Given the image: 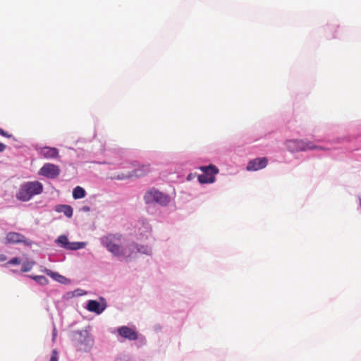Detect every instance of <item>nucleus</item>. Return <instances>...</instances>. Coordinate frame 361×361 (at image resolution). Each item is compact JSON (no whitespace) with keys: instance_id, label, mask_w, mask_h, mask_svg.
I'll use <instances>...</instances> for the list:
<instances>
[{"instance_id":"f03ea898","label":"nucleus","mask_w":361,"mask_h":361,"mask_svg":"<svg viewBox=\"0 0 361 361\" xmlns=\"http://www.w3.org/2000/svg\"><path fill=\"white\" fill-rule=\"evenodd\" d=\"M121 235H108L102 238V244L115 256L130 257L132 254L126 255L124 252V248L121 245Z\"/></svg>"},{"instance_id":"6e6552de","label":"nucleus","mask_w":361,"mask_h":361,"mask_svg":"<svg viewBox=\"0 0 361 361\" xmlns=\"http://www.w3.org/2000/svg\"><path fill=\"white\" fill-rule=\"evenodd\" d=\"M61 170L59 166L51 163H46L39 170V175L43 176L50 179L57 178L60 174Z\"/></svg>"},{"instance_id":"a211bd4d","label":"nucleus","mask_w":361,"mask_h":361,"mask_svg":"<svg viewBox=\"0 0 361 361\" xmlns=\"http://www.w3.org/2000/svg\"><path fill=\"white\" fill-rule=\"evenodd\" d=\"M35 264V262L34 261H26L23 264L21 271L23 272H27L30 271L33 266Z\"/></svg>"},{"instance_id":"f257e3e1","label":"nucleus","mask_w":361,"mask_h":361,"mask_svg":"<svg viewBox=\"0 0 361 361\" xmlns=\"http://www.w3.org/2000/svg\"><path fill=\"white\" fill-rule=\"evenodd\" d=\"M43 191V185L37 181H29L23 184L18 193L16 197L18 200L26 202L30 200L33 196L39 195Z\"/></svg>"},{"instance_id":"423d86ee","label":"nucleus","mask_w":361,"mask_h":361,"mask_svg":"<svg viewBox=\"0 0 361 361\" xmlns=\"http://www.w3.org/2000/svg\"><path fill=\"white\" fill-rule=\"evenodd\" d=\"M6 244H23L30 247L33 245V241L26 238L24 235L18 232H8L5 237Z\"/></svg>"},{"instance_id":"0eeeda50","label":"nucleus","mask_w":361,"mask_h":361,"mask_svg":"<svg viewBox=\"0 0 361 361\" xmlns=\"http://www.w3.org/2000/svg\"><path fill=\"white\" fill-rule=\"evenodd\" d=\"M288 147L293 151L297 152L322 149L321 147L317 146L312 142L307 140H296L290 141Z\"/></svg>"},{"instance_id":"cd10ccee","label":"nucleus","mask_w":361,"mask_h":361,"mask_svg":"<svg viewBox=\"0 0 361 361\" xmlns=\"http://www.w3.org/2000/svg\"><path fill=\"white\" fill-rule=\"evenodd\" d=\"M56 329L54 328V335H53V336H54V338H55V336H56Z\"/></svg>"},{"instance_id":"ddd939ff","label":"nucleus","mask_w":361,"mask_h":361,"mask_svg":"<svg viewBox=\"0 0 361 361\" xmlns=\"http://www.w3.org/2000/svg\"><path fill=\"white\" fill-rule=\"evenodd\" d=\"M106 305L104 301L102 303H99L97 300H89L87 305V309L88 311L94 312L97 314H101L106 308Z\"/></svg>"},{"instance_id":"f8f14e48","label":"nucleus","mask_w":361,"mask_h":361,"mask_svg":"<svg viewBox=\"0 0 361 361\" xmlns=\"http://www.w3.org/2000/svg\"><path fill=\"white\" fill-rule=\"evenodd\" d=\"M39 154L47 159H54L59 157V149L56 147H44L40 148Z\"/></svg>"},{"instance_id":"9d476101","label":"nucleus","mask_w":361,"mask_h":361,"mask_svg":"<svg viewBox=\"0 0 361 361\" xmlns=\"http://www.w3.org/2000/svg\"><path fill=\"white\" fill-rule=\"evenodd\" d=\"M267 164L268 159L266 157L256 158L248 162L246 169L247 171H257L265 168Z\"/></svg>"},{"instance_id":"39448f33","label":"nucleus","mask_w":361,"mask_h":361,"mask_svg":"<svg viewBox=\"0 0 361 361\" xmlns=\"http://www.w3.org/2000/svg\"><path fill=\"white\" fill-rule=\"evenodd\" d=\"M200 169L203 172V174L198 176L200 183H212L215 181V175L219 173V169L214 165L201 166Z\"/></svg>"},{"instance_id":"a878e982","label":"nucleus","mask_w":361,"mask_h":361,"mask_svg":"<svg viewBox=\"0 0 361 361\" xmlns=\"http://www.w3.org/2000/svg\"><path fill=\"white\" fill-rule=\"evenodd\" d=\"M6 145L1 142H0V152H4L6 149Z\"/></svg>"},{"instance_id":"412c9836","label":"nucleus","mask_w":361,"mask_h":361,"mask_svg":"<svg viewBox=\"0 0 361 361\" xmlns=\"http://www.w3.org/2000/svg\"><path fill=\"white\" fill-rule=\"evenodd\" d=\"M43 271L47 275L50 276L51 277H52L53 279H56V277H61V276H60L59 274L54 273V272H53L51 270L47 269H45Z\"/></svg>"},{"instance_id":"b1692460","label":"nucleus","mask_w":361,"mask_h":361,"mask_svg":"<svg viewBox=\"0 0 361 361\" xmlns=\"http://www.w3.org/2000/svg\"><path fill=\"white\" fill-rule=\"evenodd\" d=\"M0 135L6 137H11V135L8 134V133L5 132L3 129L0 128Z\"/></svg>"},{"instance_id":"f3484780","label":"nucleus","mask_w":361,"mask_h":361,"mask_svg":"<svg viewBox=\"0 0 361 361\" xmlns=\"http://www.w3.org/2000/svg\"><path fill=\"white\" fill-rule=\"evenodd\" d=\"M85 243H79V242H69L68 243V245L66 246L67 250H76L81 248H83L85 246Z\"/></svg>"},{"instance_id":"4468645a","label":"nucleus","mask_w":361,"mask_h":361,"mask_svg":"<svg viewBox=\"0 0 361 361\" xmlns=\"http://www.w3.org/2000/svg\"><path fill=\"white\" fill-rule=\"evenodd\" d=\"M124 252H126V255L131 253L132 255L130 257H127L131 258L135 257V255L138 252L147 254L148 249L147 247H145L144 246H139L137 244H131L124 249Z\"/></svg>"},{"instance_id":"20e7f679","label":"nucleus","mask_w":361,"mask_h":361,"mask_svg":"<svg viewBox=\"0 0 361 361\" xmlns=\"http://www.w3.org/2000/svg\"><path fill=\"white\" fill-rule=\"evenodd\" d=\"M145 200L147 203L157 202L161 205H167L170 202V197L158 190L152 188L145 195Z\"/></svg>"},{"instance_id":"5701e85b","label":"nucleus","mask_w":361,"mask_h":361,"mask_svg":"<svg viewBox=\"0 0 361 361\" xmlns=\"http://www.w3.org/2000/svg\"><path fill=\"white\" fill-rule=\"evenodd\" d=\"M50 361H58V353H57L56 350H54L52 351Z\"/></svg>"},{"instance_id":"2eb2a0df","label":"nucleus","mask_w":361,"mask_h":361,"mask_svg":"<svg viewBox=\"0 0 361 361\" xmlns=\"http://www.w3.org/2000/svg\"><path fill=\"white\" fill-rule=\"evenodd\" d=\"M55 211L63 213L68 218L73 216V208L69 205L58 204L55 207Z\"/></svg>"},{"instance_id":"dca6fc26","label":"nucleus","mask_w":361,"mask_h":361,"mask_svg":"<svg viewBox=\"0 0 361 361\" xmlns=\"http://www.w3.org/2000/svg\"><path fill=\"white\" fill-rule=\"evenodd\" d=\"M85 194V190L80 186L75 187L73 190V197L75 200L83 198Z\"/></svg>"},{"instance_id":"bb28decb","label":"nucleus","mask_w":361,"mask_h":361,"mask_svg":"<svg viewBox=\"0 0 361 361\" xmlns=\"http://www.w3.org/2000/svg\"><path fill=\"white\" fill-rule=\"evenodd\" d=\"M116 361H127V360H125V359H123V358H121V357H119V358H117V359L116 360Z\"/></svg>"},{"instance_id":"393cba45","label":"nucleus","mask_w":361,"mask_h":361,"mask_svg":"<svg viewBox=\"0 0 361 361\" xmlns=\"http://www.w3.org/2000/svg\"><path fill=\"white\" fill-rule=\"evenodd\" d=\"M7 260V257L4 254H0V262H4Z\"/></svg>"},{"instance_id":"1a4fd4ad","label":"nucleus","mask_w":361,"mask_h":361,"mask_svg":"<svg viewBox=\"0 0 361 361\" xmlns=\"http://www.w3.org/2000/svg\"><path fill=\"white\" fill-rule=\"evenodd\" d=\"M91 343L92 341L87 337L86 332L75 334V346L79 350H86Z\"/></svg>"},{"instance_id":"6ab92c4d","label":"nucleus","mask_w":361,"mask_h":361,"mask_svg":"<svg viewBox=\"0 0 361 361\" xmlns=\"http://www.w3.org/2000/svg\"><path fill=\"white\" fill-rule=\"evenodd\" d=\"M30 278L41 285H47L49 282L48 279L44 276H31Z\"/></svg>"},{"instance_id":"7ed1b4c3","label":"nucleus","mask_w":361,"mask_h":361,"mask_svg":"<svg viewBox=\"0 0 361 361\" xmlns=\"http://www.w3.org/2000/svg\"><path fill=\"white\" fill-rule=\"evenodd\" d=\"M151 170V165L149 164L137 165V168L132 171H128L126 173H120L116 174L111 178L115 180H126L133 177L140 178L149 173Z\"/></svg>"},{"instance_id":"aec40b11","label":"nucleus","mask_w":361,"mask_h":361,"mask_svg":"<svg viewBox=\"0 0 361 361\" xmlns=\"http://www.w3.org/2000/svg\"><path fill=\"white\" fill-rule=\"evenodd\" d=\"M56 242L61 245V247L66 249L68 243V239L66 235H62L58 238Z\"/></svg>"},{"instance_id":"4be33fe9","label":"nucleus","mask_w":361,"mask_h":361,"mask_svg":"<svg viewBox=\"0 0 361 361\" xmlns=\"http://www.w3.org/2000/svg\"><path fill=\"white\" fill-rule=\"evenodd\" d=\"M21 263V259L18 257H14L7 262V264L18 265Z\"/></svg>"},{"instance_id":"9b49d317","label":"nucleus","mask_w":361,"mask_h":361,"mask_svg":"<svg viewBox=\"0 0 361 361\" xmlns=\"http://www.w3.org/2000/svg\"><path fill=\"white\" fill-rule=\"evenodd\" d=\"M118 334L123 338L130 341L137 339L138 335L137 331L128 326H123L118 329Z\"/></svg>"}]
</instances>
